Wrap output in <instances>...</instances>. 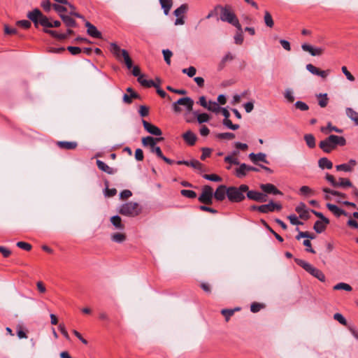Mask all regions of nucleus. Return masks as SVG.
Instances as JSON below:
<instances>
[{
  "label": "nucleus",
  "mask_w": 358,
  "mask_h": 358,
  "mask_svg": "<svg viewBox=\"0 0 358 358\" xmlns=\"http://www.w3.org/2000/svg\"><path fill=\"white\" fill-rule=\"evenodd\" d=\"M216 8H219L220 10V20L222 22H228L229 24L234 26L237 30H241V24L239 23L238 19L230 6H222L218 5L216 6Z\"/></svg>",
  "instance_id": "1"
},
{
  "label": "nucleus",
  "mask_w": 358,
  "mask_h": 358,
  "mask_svg": "<svg viewBox=\"0 0 358 358\" xmlns=\"http://www.w3.org/2000/svg\"><path fill=\"white\" fill-rule=\"evenodd\" d=\"M248 190L247 185H241L238 187L231 186L228 187L227 198L232 203H239L245 198V193Z\"/></svg>",
  "instance_id": "2"
},
{
  "label": "nucleus",
  "mask_w": 358,
  "mask_h": 358,
  "mask_svg": "<svg viewBox=\"0 0 358 358\" xmlns=\"http://www.w3.org/2000/svg\"><path fill=\"white\" fill-rule=\"evenodd\" d=\"M110 50L119 61L122 62L123 59L127 69H130L132 67V60L126 50L121 49L115 43H112L110 45Z\"/></svg>",
  "instance_id": "3"
},
{
  "label": "nucleus",
  "mask_w": 358,
  "mask_h": 358,
  "mask_svg": "<svg viewBox=\"0 0 358 358\" xmlns=\"http://www.w3.org/2000/svg\"><path fill=\"white\" fill-rule=\"evenodd\" d=\"M294 262H296V264L297 265L302 267L306 271L309 273L310 275H312L315 278H317L320 281H321V282L325 281V275L323 273V272L322 271H320V269L314 267L310 264H309L307 262H306L303 259H301L296 258L294 259Z\"/></svg>",
  "instance_id": "4"
},
{
  "label": "nucleus",
  "mask_w": 358,
  "mask_h": 358,
  "mask_svg": "<svg viewBox=\"0 0 358 358\" xmlns=\"http://www.w3.org/2000/svg\"><path fill=\"white\" fill-rule=\"evenodd\" d=\"M194 103V100L192 98L188 96L182 97L173 103V110L176 113H180L182 111L180 106H182L185 108L187 111L189 113L192 111Z\"/></svg>",
  "instance_id": "5"
},
{
  "label": "nucleus",
  "mask_w": 358,
  "mask_h": 358,
  "mask_svg": "<svg viewBox=\"0 0 358 358\" xmlns=\"http://www.w3.org/2000/svg\"><path fill=\"white\" fill-rule=\"evenodd\" d=\"M141 212L138 204L135 202H128L121 206L119 213L121 215L129 217H135Z\"/></svg>",
  "instance_id": "6"
},
{
  "label": "nucleus",
  "mask_w": 358,
  "mask_h": 358,
  "mask_svg": "<svg viewBox=\"0 0 358 358\" xmlns=\"http://www.w3.org/2000/svg\"><path fill=\"white\" fill-rule=\"evenodd\" d=\"M213 188L209 185H205L202 188V192L199 196V201L206 205L213 203Z\"/></svg>",
  "instance_id": "7"
},
{
  "label": "nucleus",
  "mask_w": 358,
  "mask_h": 358,
  "mask_svg": "<svg viewBox=\"0 0 358 358\" xmlns=\"http://www.w3.org/2000/svg\"><path fill=\"white\" fill-rule=\"evenodd\" d=\"M282 206L280 203H274L273 201H270L268 203L259 206V213H268L274 211L281 210Z\"/></svg>",
  "instance_id": "8"
},
{
  "label": "nucleus",
  "mask_w": 358,
  "mask_h": 358,
  "mask_svg": "<svg viewBox=\"0 0 358 358\" xmlns=\"http://www.w3.org/2000/svg\"><path fill=\"white\" fill-rule=\"evenodd\" d=\"M247 197L250 199L257 202H266L267 201V196L266 194L255 191V190H248L246 192Z\"/></svg>",
  "instance_id": "9"
},
{
  "label": "nucleus",
  "mask_w": 358,
  "mask_h": 358,
  "mask_svg": "<svg viewBox=\"0 0 358 358\" xmlns=\"http://www.w3.org/2000/svg\"><path fill=\"white\" fill-rule=\"evenodd\" d=\"M248 171L259 172V169L256 167L251 166L247 165L246 164L243 163V164H240L239 168H238L236 169V175L238 178H241L245 177L247 174V172H248Z\"/></svg>",
  "instance_id": "10"
},
{
  "label": "nucleus",
  "mask_w": 358,
  "mask_h": 358,
  "mask_svg": "<svg viewBox=\"0 0 358 358\" xmlns=\"http://www.w3.org/2000/svg\"><path fill=\"white\" fill-rule=\"evenodd\" d=\"M301 48L303 51L309 52L312 56H320L323 54L324 51V48H315L307 43L302 44Z\"/></svg>",
  "instance_id": "11"
},
{
  "label": "nucleus",
  "mask_w": 358,
  "mask_h": 358,
  "mask_svg": "<svg viewBox=\"0 0 358 358\" xmlns=\"http://www.w3.org/2000/svg\"><path fill=\"white\" fill-rule=\"evenodd\" d=\"M227 194L228 187L224 185H220L216 189L213 196L217 201H222L225 199L226 196H227Z\"/></svg>",
  "instance_id": "12"
},
{
  "label": "nucleus",
  "mask_w": 358,
  "mask_h": 358,
  "mask_svg": "<svg viewBox=\"0 0 358 358\" xmlns=\"http://www.w3.org/2000/svg\"><path fill=\"white\" fill-rule=\"evenodd\" d=\"M261 189L266 194H271L273 195H282V192L280 191L274 185L271 183L262 184L260 185Z\"/></svg>",
  "instance_id": "13"
},
{
  "label": "nucleus",
  "mask_w": 358,
  "mask_h": 358,
  "mask_svg": "<svg viewBox=\"0 0 358 358\" xmlns=\"http://www.w3.org/2000/svg\"><path fill=\"white\" fill-rule=\"evenodd\" d=\"M144 129L150 134L155 136H161L162 132V130L157 126L152 124L146 120H142Z\"/></svg>",
  "instance_id": "14"
},
{
  "label": "nucleus",
  "mask_w": 358,
  "mask_h": 358,
  "mask_svg": "<svg viewBox=\"0 0 358 358\" xmlns=\"http://www.w3.org/2000/svg\"><path fill=\"white\" fill-rule=\"evenodd\" d=\"M295 210L299 215L301 219L307 220L310 218L309 210L307 209L304 203L301 202L296 207Z\"/></svg>",
  "instance_id": "15"
},
{
  "label": "nucleus",
  "mask_w": 358,
  "mask_h": 358,
  "mask_svg": "<svg viewBox=\"0 0 358 358\" xmlns=\"http://www.w3.org/2000/svg\"><path fill=\"white\" fill-rule=\"evenodd\" d=\"M176 163L178 165H186L188 166H191L195 169L200 171L201 172L203 171V164L196 159H193L192 161L180 160L178 161Z\"/></svg>",
  "instance_id": "16"
},
{
  "label": "nucleus",
  "mask_w": 358,
  "mask_h": 358,
  "mask_svg": "<svg viewBox=\"0 0 358 358\" xmlns=\"http://www.w3.org/2000/svg\"><path fill=\"white\" fill-rule=\"evenodd\" d=\"M43 13L38 8L34 9L32 11L27 13V17L34 22V26L38 27V21L41 19Z\"/></svg>",
  "instance_id": "17"
},
{
  "label": "nucleus",
  "mask_w": 358,
  "mask_h": 358,
  "mask_svg": "<svg viewBox=\"0 0 358 358\" xmlns=\"http://www.w3.org/2000/svg\"><path fill=\"white\" fill-rule=\"evenodd\" d=\"M328 141L336 148L337 145L343 146L346 144V140L343 136L331 134L327 137Z\"/></svg>",
  "instance_id": "18"
},
{
  "label": "nucleus",
  "mask_w": 358,
  "mask_h": 358,
  "mask_svg": "<svg viewBox=\"0 0 358 358\" xmlns=\"http://www.w3.org/2000/svg\"><path fill=\"white\" fill-rule=\"evenodd\" d=\"M85 27L87 28V32L90 36L95 38H101L102 37L101 33L90 22L87 21L85 22Z\"/></svg>",
  "instance_id": "19"
},
{
  "label": "nucleus",
  "mask_w": 358,
  "mask_h": 358,
  "mask_svg": "<svg viewBox=\"0 0 358 358\" xmlns=\"http://www.w3.org/2000/svg\"><path fill=\"white\" fill-rule=\"evenodd\" d=\"M249 158L254 164H257L258 162H262L265 164L269 163L266 159V154L262 152H259L257 154L252 152L249 155Z\"/></svg>",
  "instance_id": "20"
},
{
  "label": "nucleus",
  "mask_w": 358,
  "mask_h": 358,
  "mask_svg": "<svg viewBox=\"0 0 358 358\" xmlns=\"http://www.w3.org/2000/svg\"><path fill=\"white\" fill-rule=\"evenodd\" d=\"M163 139V138H154L152 136H146L142 138V144L143 146H149L150 148V150L156 146V143L157 141H160Z\"/></svg>",
  "instance_id": "21"
},
{
  "label": "nucleus",
  "mask_w": 358,
  "mask_h": 358,
  "mask_svg": "<svg viewBox=\"0 0 358 358\" xmlns=\"http://www.w3.org/2000/svg\"><path fill=\"white\" fill-rule=\"evenodd\" d=\"M57 145L60 149L67 150H75L78 146L75 141H57Z\"/></svg>",
  "instance_id": "22"
},
{
  "label": "nucleus",
  "mask_w": 358,
  "mask_h": 358,
  "mask_svg": "<svg viewBox=\"0 0 358 358\" xmlns=\"http://www.w3.org/2000/svg\"><path fill=\"white\" fill-rule=\"evenodd\" d=\"M96 164L100 170L107 173L108 174L113 175L115 174L117 171L116 169H114L108 166L105 162H103L101 160L97 159Z\"/></svg>",
  "instance_id": "23"
},
{
  "label": "nucleus",
  "mask_w": 358,
  "mask_h": 358,
  "mask_svg": "<svg viewBox=\"0 0 358 358\" xmlns=\"http://www.w3.org/2000/svg\"><path fill=\"white\" fill-rule=\"evenodd\" d=\"M182 138L189 145H194L197 139L196 136L191 131H187L184 133L182 134Z\"/></svg>",
  "instance_id": "24"
},
{
  "label": "nucleus",
  "mask_w": 358,
  "mask_h": 358,
  "mask_svg": "<svg viewBox=\"0 0 358 358\" xmlns=\"http://www.w3.org/2000/svg\"><path fill=\"white\" fill-rule=\"evenodd\" d=\"M320 131L325 134H329L332 131L342 134L343 131V129H339L335 126H333L331 122H328L326 127H322Z\"/></svg>",
  "instance_id": "25"
},
{
  "label": "nucleus",
  "mask_w": 358,
  "mask_h": 358,
  "mask_svg": "<svg viewBox=\"0 0 358 358\" xmlns=\"http://www.w3.org/2000/svg\"><path fill=\"white\" fill-rule=\"evenodd\" d=\"M319 147L326 153H329L335 149L332 144L328 141L327 138L320 142Z\"/></svg>",
  "instance_id": "26"
},
{
  "label": "nucleus",
  "mask_w": 358,
  "mask_h": 358,
  "mask_svg": "<svg viewBox=\"0 0 358 358\" xmlns=\"http://www.w3.org/2000/svg\"><path fill=\"white\" fill-rule=\"evenodd\" d=\"M327 208L334 213L336 217H340L343 215H346L347 213L345 212V210L341 209L337 206L331 203H327Z\"/></svg>",
  "instance_id": "27"
},
{
  "label": "nucleus",
  "mask_w": 358,
  "mask_h": 358,
  "mask_svg": "<svg viewBox=\"0 0 358 358\" xmlns=\"http://www.w3.org/2000/svg\"><path fill=\"white\" fill-rule=\"evenodd\" d=\"M61 19L62 20L65 25L69 28L77 27V23L76 20L69 15H61Z\"/></svg>",
  "instance_id": "28"
},
{
  "label": "nucleus",
  "mask_w": 358,
  "mask_h": 358,
  "mask_svg": "<svg viewBox=\"0 0 358 358\" xmlns=\"http://www.w3.org/2000/svg\"><path fill=\"white\" fill-rule=\"evenodd\" d=\"M204 108L216 114L219 113L221 110V107L219 106V104L217 102L213 101H208L206 107Z\"/></svg>",
  "instance_id": "29"
},
{
  "label": "nucleus",
  "mask_w": 358,
  "mask_h": 358,
  "mask_svg": "<svg viewBox=\"0 0 358 358\" xmlns=\"http://www.w3.org/2000/svg\"><path fill=\"white\" fill-rule=\"evenodd\" d=\"M192 114L196 117L197 122L199 124L208 122L210 120L209 115L206 113H199L198 111H192Z\"/></svg>",
  "instance_id": "30"
},
{
  "label": "nucleus",
  "mask_w": 358,
  "mask_h": 358,
  "mask_svg": "<svg viewBox=\"0 0 358 358\" xmlns=\"http://www.w3.org/2000/svg\"><path fill=\"white\" fill-rule=\"evenodd\" d=\"M318 166L322 169H331L333 167V163L327 157H322L318 161Z\"/></svg>",
  "instance_id": "31"
},
{
  "label": "nucleus",
  "mask_w": 358,
  "mask_h": 358,
  "mask_svg": "<svg viewBox=\"0 0 358 358\" xmlns=\"http://www.w3.org/2000/svg\"><path fill=\"white\" fill-rule=\"evenodd\" d=\"M346 115L352 120L356 125H358V113L354 110L352 108H347L345 109Z\"/></svg>",
  "instance_id": "32"
},
{
  "label": "nucleus",
  "mask_w": 358,
  "mask_h": 358,
  "mask_svg": "<svg viewBox=\"0 0 358 358\" xmlns=\"http://www.w3.org/2000/svg\"><path fill=\"white\" fill-rule=\"evenodd\" d=\"M328 224L322 220H317L314 224L313 229L317 233L320 234L326 229Z\"/></svg>",
  "instance_id": "33"
},
{
  "label": "nucleus",
  "mask_w": 358,
  "mask_h": 358,
  "mask_svg": "<svg viewBox=\"0 0 358 358\" xmlns=\"http://www.w3.org/2000/svg\"><path fill=\"white\" fill-rule=\"evenodd\" d=\"M304 140L309 148H314L315 147V138L313 134H305Z\"/></svg>",
  "instance_id": "34"
},
{
  "label": "nucleus",
  "mask_w": 358,
  "mask_h": 358,
  "mask_svg": "<svg viewBox=\"0 0 358 358\" xmlns=\"http://www.w3.org/2000/svg\"><path fill=\"white\" fill-rule=\"evenodd\" d=\"M159 2L164 9V14L168 15L173 4L172 0H159Z\"/></svg>",
  "instance_id": "35"
},
{
  "label": "nucleus",
  "mask_w": 358,
  "mask_h": 358,
  "mask_svg": "<svg viewBox=\"0 0 358 358\" xmlns=\"http://www.w3.org/2000/svg\"><path fill=\"white\" fill-rule=\"evenodd\" d=\"M352 187V183L348 178H339L338 181H337V185L336 187Z\"/></svg>",
  "instance_id": "36"
},
{
  "label": "nucleus",
  "mask_w": 358,
  "mask_h": 358,
  "mask_svg": "<svg viewBox=\"0 0 358 358\" xmlns=\"http://www.w3.org/2000/svg\"><path fill=\"white\" fill-rule=\"evenodd\" d=\"M188 5L187 3H183L174 10L173 14L176 17L183 16L182 15L185 14L188 10Z\"/></svg>",
  "instance_id": "37"
},
{
  "label": "nucleus",
  "mask_w": 358,
  "mask_h": 358,
  "mask_svg": "<svg viewBox=\"0 0 358 358\" xmlns=\"http://www.w3.org/2000/svg\"><path fill=\"white\" fill-rule=\"evenodd\" d=\"M110 222L115 227L116 229H124V225L122 224L121 217L119 215L113 216L110 218Z\"/></svg>",
  "instance_id": "38"
},
{
  "label": "nucleus",
  "mask_w": 358,
  "mask_h": 358,
  "mask_svg": "<svg viewBox=\"0 0 358 358\" xmlns=\"http://www.w3.org/2000/svg\"><path fill=\"white\" fill-rule=\"evenodd\" d=\"M240 308H236L234 309H222L221 313L224 316L227 322L229 320V318L234 314L237 310H239Z\"/></svg>",
  "instance_id": "39"
},
{
  "label": "nucleus",
  "mask_w": 358,
  "mask_h": 358,
  "mask_svg": "<svg viewBox=\"0 0 358 358\" xmlns=\"http://www.w3.org/2000/svg\"><path fill=\"white\" fill-rule=\"evenodd\" d=\"M319 101L318 104L321 108H324L327 106L329 98L327 96V94H320L318 95Z\"/></svg>",
  "instance_id": "40"
},
{
  "label": "nucleus",
  "mask_w": 358,
  "mask_h": 358,
  "mask_svg": "<svg viewBox=\"0 0 358 358\" xmlns=\"http://www.w3.org/2000/svg\"><path fill=\"white\" fill-rule=\"evenodd\" d=\"M264 20L265 24L267 27H268L270 28H272L273 27L274 22H273L272 16H271V13L268 11H265L264 17Z\"/></svg>",
  "instance_id": "41"
},
{
  "label": "nucleus",
  "mask_w": 358,
  "mask_h": 358,
  "mask_svg": "<svg viewBox=\"0 0 358 358\" xmlns=\"http://www.w3.org/2000/svg\"><path fill=\"white\" fill-rule=\"evenodd\" d=\"M113 241L118 243H121L126 240V236L122 233H115L111 236Z\"/></svg>",
  "instance_id": "42"
},
{
  "label": "nucleus",
  "mask_w": 358,
  "mask_h": 358,
  "mask_svg": "<svg viewBox=\"0 0 358 358\" xmlns=\"http://www.w3.org/2000/svg\"><path fill=\"white\" fill-rule=\"evenodd\" d=\"M234 57L232 55L231 53L228 52L227 54H226L222 57V59L219 64V69H222L224 67L226 62H227L229 61H232L234 59Z\"/></svg>",
  "instance_id": "43"
},
{
  "label": "nucleus",
  "mask_w": 358,
  "mask_h": 358,
  "mask_svg": "<svg viewBox=\"0 0 358 358\" xmlns=\"http://www.w3.org/2000/svg\"><path fill=\"white\" fill-rule=\"evenodd\" d=\"M334 290L343 289V290H345L348 292H350V291H352V288L350 285H348L347 283L339 282L334 286Z\"/></svg>",
  "instance_id": "44"
},
{
  "label": "nucleus",
  "mask_w": 358,
  "mask_h": 358,
  "mask_svg": "<svg viewBox=\"0 0 358 358\" xmlns=\"http://www.w3.org/2000/svg\"><path fill=\"white\" fill-rule=\"evenodd\" d=\"M64 4H57L54 3L52 4L53 9L59 14V17H61V15H64L63 13L67 12L66 7L63 6Z\"/></svg>",
  "instance_id": "45"
},
{
  "label": "nucleus",
  "mask_w": 358,
  "mask_h": 358,
  "mask_svg": "<svg viewBox=\"0 0 358 358\" xmlns=\"http://www.w3.org/2000/svg\"><path fill=\"white\" fill-rule=\"evenodd\" d=\"M45 27V28H51L52 22H50L49 19L44 15H43L41 19L38 21V24Z\"/></svg>",
  "instance_id": "46"
},
{
  "label": "nucleus",
  "mask_w": 358,
  "mask_h": 358,
  "mask_svg": "<svg viewBox=\"0 0 358 358\" xmlns=\"http://www.w3.org/2000/svg\"><path fill=\"white\" fill-rule=\"evenodd\" d=\"M216 137L219 139L231 140L235 138V134L230 132L219 133L216 134Z\"/></svg>",
  "instance_id": "47"
},
{
  "label": "nucleus",
  "mask_w": 358,
  "mask_h": 358,
  "mask_svg": "<svg viewBox=\"0 0 358 358\" xmlns=\"http://www.w3.org/2000/svg\"><path fill=\"white\" fill-rule=\"evenodd\" d=\"M222 124L231 130H237L240 127L238 124H233L229 118L224 119Z\"/></svg>",
  "instance_id": "48"
},
{
  "label": "nucleus",
  "mask_w": 358,
  "mask_h": 358,
  "mask_svg": "<svg viewBox=\"0 0 358 358\" xmlns=\"http://www.w3.org/2000/svg\"><path fill=\"white\" fill-rule=\"evenodd\" d=\"M180 194L185 197L189 199H194L196 197V193L193 190L189 189H182Z\"/></svg>",
  "instance_id": "49"
},
{
  "label": "nucleus",
  "mask_w": 358,
  "mask_h": 358,
  "mask_svg": "<svg viewBox=\"0 0 358 358\" xmlns=\"http://www.w3.org/2000/svg\"><path fill=\"white\" fill-rule=\"evenodd\" d=\"M234 42L237 45H241L243 42V36L242 33V27H241V30H238L236 34L234 36Z\"/></svg>",
  "instance_id": "50"
},
{
  "label": "nucleus",
  "mask_w": 358,
  "mask_h": 358,
  "mask_svg": "<svg viewBox=\"0 0 358 358\" xmlns=\"http://www.w3.org/2000/svg\"><path fill=\"white\" fill-rule=\"evenodd\" d=\"M284 96L290 103H292L294 101V93L292 89H286L285 90Z\"/></svg>",
  "instance_id": "51"
},
{
  "label": "nucleus",
  "mask_w": 358,
  "mask_h": 358,
  "mask_svg": "<svg viewBox=\"0 0 358 358\" xmlns=\"http://www.w3.org/2000/svg\"><path fill=\"white\" fill-rule=\"evenodd\" d=\"M203 177L208 180L214 182H221L222 180L220 176L215 174H204Z\"/></svg>",
  "instance_id": "52"
},
{
  "label": "nucleus",
  "mask_w": 358,
  "mask_h": 358,
  "mask_svg": "<svg viewBox=\"0 0 358 358\" xmlns=\"http://www.w3.org/2000/svg\"><path fill=\"white\" fill-rule=\"evenodd\" d=\"M162 53L164 55V61L168 65L171 64V57L173 55V53L169 49L163 50Z\"/></svg>",
  "instance_id": "53"
},
{
  "label": "nucleus",
  "mask_w": 358,
  "mask_h": 358,
  "mask_svg": "<svg viewBox=\"0 0 358 358\" xmlns=\"http://www.w3.org/2000/svg\"><path fill=\"white\" fill-rule=\"evenodd\" d=\"M315 237V235L310 234L308 231H299L298 235L296 236V238L297 240H300L301 238L313 239Z\"/></svg>",
  "instance_id": "54"
},
{
  "label": "nucleus",
  "mask_w": 358,
  "mask_h": 358,
  "mask_svg": "<svg viewBox=\"0 0 358 358\" xmlns=\"http://www.w3.org/2000/svg\"><path fill=\"white\" fill-rule=\"evenodd\" d=\"M296 108L301 110V111H306L309 109L308 106L303 101H298L294 104Z\"/></svg>",
  "instance_id": "55"
},
{
  "label": "nucleus",
  "mask_w": 358,
  "mask_h": 358,
  "mask_svg": "<svg viewBox=\"0 0 358 358\" xmlns=\"http://www.w3.org/2000/svg\"><path fill=\"white\" fill-rule=\"evenodd\" d=\"M264 307V304L254 302L250 306V310L252 313H257Z\"/></svg>",
  "instance_id": "56"
},
{
  "label": "nucleus",
  "mask_w": 358,
  "mask_h": 358,
  "mask_svg": "<svg viewBox=\"0 0 358 358\" xmlns=\"http://www.w3.org/2000/svg\"><path fill=\"white\" fill-rule=\"evenodd\" d=\"M300 193L303 195H313L314 191L308 186H302L300 189Z\"/></svg>",
  "instance_id": "57"
},
{
  "label": "nucleus",
  "mask_w": 358,
  "mask_h": 358,
  "mask_svg": "<svg viewBox=\"0 0 358 358\" xmlns=\"http://www.w3.org/2000/svg\"><path fill=\"white\" fill-rule=\"evenodd\" d=\"M224 162L230 164L238 165L240 164L238 159L232 155H227L224 157Z\"/></svg>",
  "instance_id": "58"
},
{
  "label": "nucleus",
  "mask_w": 358,
  "mask_h": 358,
  "mask_svg": "<svg viewBox=\"0 0 358 358\" xmlns=\"http://www.w3.org/2000/svg\"><path fill=\"white\" fill-rule=\"evenodd\" d=\"M41 6L43 8V10L46 12H49L52 7V4L51 3L50 0H43L41 3Z\"/></svg>",
  "instance_id": "59"
},
{
  "label": "nucleus",
  "mask_w": 358,
  "mask_h": 358,
  "mask_svg": "<svg viewBox=\"0 0 358 358\" xmlns=\"http://www.w3.org/2000/svg\"><path fill=\"white\" fill-rule=\"evenodd\" d=\"M182 71L183 73H185L189 77L192 78L196 74V70L194 66H189L187 69H183Z\"/></svg>",
  "instance_id": "60"
},
{
  "label": "nucleus",
  "mask_w": 358,
  "mask_h": 358,
  "mask_svg": "<svg viewBox=\"0 0 358 358\" xmlns=\"http://www.w3.org/2000/svg\"><path fill=\"white\" fill-rule=\"evenodd\" d=\"M336 169L338 171H345V172H351V168L348 165V164H342L336 166Z\"/></svg>",
  "instance_id": "61"
},
{
  "label": "nucleus",
  "mask_w": 358,
  "mask_h": 358,
  "mask_svg": "<svg viewBox=\"0 0 358 358\" xmlns=\"http://www.w3.org/2000/svg\"><path fill=\"white\" fill-rule=\"evenodd\" d=\"M306 69L310 72L313 75H316V76H318L319 74V72L320 71V69L315 67L314 65L311 64H308L306 65Z\"/></svg>",
  "instance_id": "62"
},
{
  "label": "nucleus",
  "mask_w": 358,
  "mask_h": 358,
  "mask_svg": "<svg viewBox=\"0 0 358 358\" xmlns=\"http://www.w3.org/2000/svg\"><path fill=\"white\" fill-rule=\"evenodd\" d=\"M334 319L343 325H347V321L345 318L341 313H335L334 315Z\"/></svg>",
  "instance_id": "63"
},
{
  "label": "nucleus",
  "mask_w": 358,
  "mask_h": 358,
  "mask_svg": "<svg viewBox=\"0 0 358 358\" xmlns=\"http://www.w3.org/2000/svg\"><path fill=\"white\" fill-rule=\"evenodd\" d=\"M17 246L21 249H23L26 251H29L31 249V245L26 242L19 241L17 243Z\"/></svg>",
  "instance_id": "64"
}]
</instances>
